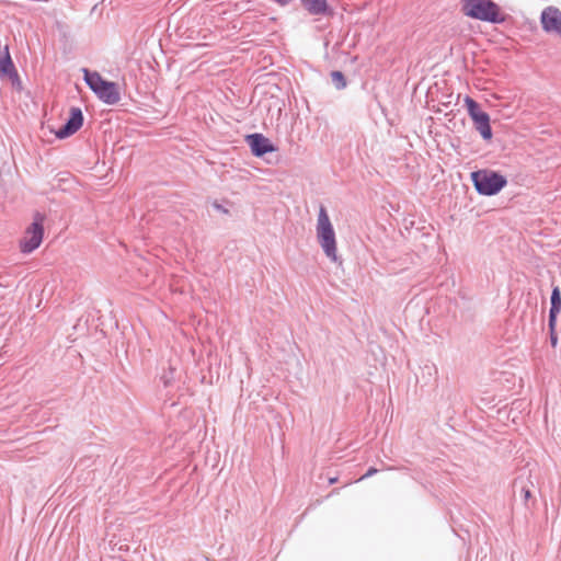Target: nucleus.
<instances>
[{
    "instance_id": "obj_2",
    "label": "nucleus",
    "mask_w": 561,
    "mask_h": 561,
    "mask_svg": "<svg viewBox=\"0 0 561 561\" xmlns=\"http://www.w3.org/2000/svg\"><path fill=\"white\" fill-rule=\"evenodd\" d=\"M317 238L325 255L331 261L336 262L337 248L335 232L331 224L330 217L327 213V209L323 206H321L319 209L317 220Z\"/></svg>"
},
{
    "instance_id": "obj_16",
    "label": "nucleus",
    "mask_w": 561,
    "mask_h": 561,
    "mask_svg": "<svg viewBox=\"0 0 561 561\" xmlns=\"http://www.w3.org/2000/svg\"><path fill=\"white\" fill-rule=\"evenodd\" d=\"M337 482V477H334V478H330L329 479V483L330 484H333V483H336Z\"/></svg>"
},
{
    "instance_id": "obj_5",
    "label": "nucleus",
    "mask_w": 561,
    "mask_h": 561,
    "mask_svg": "<svg viewBox=\"0 0 561 561\" xmlns=\"http://www.w3.org/2000/svg\"><path fill=\"white\" fill-rule=\"evenodd\" d=\"M465 104L477 130L485 140H490L492 138V129L489 114L481 111L479 104L469 96H466Z\"/></svg>"
},
{
    "instance_id": "obj_11",
    "label": "nucleus",
    "mask_w": 561,
    "mask_h": 561,
    "mask_svg": "<svg viewBox=\"0 0 561 561\" xmlns=\"http://www.w3.org/2000/svg\"><path fill=\"white\" fill-rule=\"evenodd\" d=\"M560 309H561V296H560L559 288L556 287L551 294V309H550V314H549V325L551 329H553V327H554L557 314L559 313Z\"/></svg>"
},
{
    "instance_id": "obj_13",
    "label": "nucleus",
    "mask_w": 561,
    "mask_h": 561,
    "mask_svg": "<svg viewBox=\"0 0 561 561\" xmlns=\"http://www.w3.org/2000/svg\"><path fill=\"white\" fill-rule=\"evenodd\" d=\"M375 473H377V469L376 468H369L368 471L362 478H359L358 481L364 480V479H366L368 477H371Z\"/></svg>"
},
{
    "instance_id": "obj_9",
    "label": "nucleus",
    "mask_w": 561,
    "mask_h": 561,
    "mask_svg": "<svg viewBox=\"0 0 561 561\" xmlns=\"http://www.w3.org/2000/svg\"><path fill=\"white\" fill-rule=\"evenodd\" d=\"M251 151L256 157H262L267 152H274L276 148L272 145L268 138L262 134H252L247 136Z\"/></svg>"
},
{
    "instance_id": "obj_8",
    "label": "nucleus",
    "mask_w": 561,
    "mask_h": 561,
    "mask_svg": "<svg viewBox=\"0 0 561 561\" xmlns=\"http://www.w3.org/2000/svg\"><path fill=\"white\" fill-rule=\"evenodd\" d=\"M83 124L82 112L78 107H72L70 110V116L67 123L56 131V136L60 139L69 137L78 131Z\"/></svg>"
},
{
    "instance_id": "obj_15",
    "label": "nucleus",
    "mask_w": 561,
    "mask_h": 561,
    "mask_svg": "<svg viewBox=\"0 0 561 561\" xmlns=\"http://www.w3.org/2000/svg\"><path fill=\"white\" fill-rule=\"evenodd\" d=\"M524 496H525L526 500H528L531 496L530 491L529 490H525L524 491Z\"/></svg>"
},
{
    "instance_id": "obj_1",
    "label": "nucleus",
    "mask_w": 561,
    "mask_h": 561,
    "mask_svg": "<svg viewBox=\"0 0 561 561\" xmlns=\"http://www.w3.org/2000/svg\"><path fill=\"white\" fill-rule=\"evenodd\" d=\"M461 11L471 19L502 23L505 20L500 7L491 0H461Z\"/></svg>"
},
{
    "instance_id": "obj_4",
    "label": "nucleus",
    "mask_w": 561,
    "mask_h": 561,
    "mask_svg": "<svg viewBox=\"0 0 561 561\" xmlns=\"http://www.w3.org/2000/svg\"><path fill=\"white\" fill-rule=\"evenodd\" d=\"M471 180L476 190L485 196L497 194L507 184L505 176L489 169L472 172Z\"/></svg>"
},
{
    "instance_id": "obj_14",
    "label": "nucleus",
    "mask_w": 561,
    "mask_h": 561,
    "mask_svg": "<svg viewBox=\"0 0 561 561\" xmlns=\"http://www.w3.org/2000/svg\"><path fill=\"white\" fill-rule=\"evenodd\" d=\"M557 341H558L557 336L556 335H551V344H552V346L557 345Z\"/></svg>"
},
{
    "instance_id": "obj_6",
    "label": "nucleus",
    "mask_w": 561,
    "mask_h": 561,
    "mask_svg": "<svg viewBox=\"0 0 561 561\" xmlns=\"http://www.w3.org/2000/svg\"><path fill=\"white\" fill-rule=\"evenodd\" d=\"M44 237V227L42 219L35 220L25 231L20 242V249L23 253H31L37 249Z\"/></svg>"
},
{
    "instance_id": "obj_3",
    "label": "nucleus",
    "mask_w": 561,
    "mask_h": 561,
    "mask_svg": "<svg viewBox=\"0 0 561 561\" xmlns=\"http://www.w3.org/2000/svg\"><path fill=\"white\" fill-rule=\"evenodd\" d=\"M84 80L90 89L106 104H116L121 93L115 82L104 80L100 73L84 69Z\"/></svg>"
},
{
    "instance_id": "obj_7",
    "label": "nucleus",
    "mask_w": 561,
    "mask_h": 561,
    "mask_svg": "<svg viewBox=\"0 0 561 561\" xmlns=\"http://www.w3.org/2000/svg\"><path fill=\"white\" fill-rule=\"evenodd\" d=\"M540 20L546 32L561 35V11L558 8H546L541 13Z\"/></svg>"
},
{
    "instance_id": "obj_10",
    "label": "nucleus",
    "mask_w": 561,
    "mask_h": 561,
    "mask_svg": "<svg viewBox=\"0 0 561 561\" xmlns=\"http://www.w3.org/2000/svg\"><path fill=\"white\" fill-rule=\"evenodd\" d=\"M301 3L312 15L325 14L329 9L327 0H301Z\"/></svg>"
},
{
    "instance_id": "obj_12",
    "label": "nucleus",
    "mask_w": 561,
    "mask_h": 561,
    "mask_svg": "<svg viewBox=\"0 0 561 561\" xmlns=\"http://www.w3.org/2000/svg\"><path fill=\"white\" fill-rule=\"evenodd\" d=\"M332 81L335 83L336 88L343 89L346 85L345 78L342 72L340 71H333L332 75Z\"/></svg>"
}]
</instances>
